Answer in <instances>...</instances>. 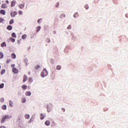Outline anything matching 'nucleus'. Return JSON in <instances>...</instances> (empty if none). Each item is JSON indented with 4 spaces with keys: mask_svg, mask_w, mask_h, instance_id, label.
<instances>
[{
    "mask_svg": "<svg viewBox=\"0 0 128 128\" xmlns=\"http://www.w3.org/2000/svg\"><path fill=\"white\" fill-rule=\"evenodd\" d=\"M52 106H53V105L52 104H47L46 108H47V112H50L52 110Z\"/></svg>",
    "mask_w": 128,
    "mask_h": 128,
    "instance_id": "f257e3e1",
    "label": "nucleus"
},
{
    "mask_svg": "<svg viewBox=\"0 0 128 128\" xmlns=\"http://www.w3.org/2000/svg\"><path fill=\"white\" fill-rule=\"evenodd\" d=\"M48 76V70L46 68H44L42 72H41L42 78H44Z\"/></svg>",
    "mask_w": 128,
    "mask_h": 128,
    "instance_id": "f03ea898",
    "label": "nucleus"
},
{
    "mask_svg": "<svg viewBox=\"0 0 128 128\" xmlns=\"http://www.w3.org/2000/svg\"><path fill=\"white\" fill-rule=\"evenodd\" d=\"M17 14H18V12L16 11H14L10 13V16L12 18H14V16H16Z\"/></svg>",
    "mask_w": 128,
    "mask_h": 128,
    "instance_id": "7ed1b4c3",
    "label": "nucleus"
},
{
    "mask_svg": "<svg viewBox=\"0 0 128 128\" xmlns=\"http://www.w3.org/2000/svg\"><path fill=\"white\" fill-rule=\"evenodd\" d=\"M78 16H80V14L78 12H75L73 15V18H78Z\"/></svg>",
    "mask_w": 128,
    "mask_h": 128,
    "instance_id": "20e7f679",
    "label": "nucleus"
},
{
    "mask_svg": "<svg viewBox=\"0 0 128 128\" xmlns=\"http://www.w3.org/2000/svg\"><path fill=\"white\" fill-rule=\"evenodd\" d=\"M12 70L14 74H18V70L16 68H13Z\"/></svg>",
    "mask_w": 128,
    "mask_h": 128,
    "instance_id": "39448f33",
    "label": "nucleus"
},
{
    "mask_svg": "<svg viewBox=\"0 0 128 128\" xmlns=\"http://www.w3.org/2000/svg\"><path fill=\"white\" fill-rule=\"evenodd\" d=\"M25 94L26 96H32V92L30 91H27L26 92Z\"/></svg>",
    "mask_w": 128,
    "mask_h": 128,
    "instance_id": "423d86ee",
    "label": "nucleus"
},
{
    "mask_svg": "<svg viewBox=\"0 0 128 128\" xmlns=\"http://www.w3.org/2000/svg\"><path fill=\"white\" fill-rule=\"evenodd\" d=\"M26 80H28V76L24 74L23 78V82H26Z\"/></svg>",
    "mask_w": 128,
    "mask_h": 128,
    "instance_id": "0eeeda50",
    "label": "nucleus"
},
{
    "mask_svg": "<svg viewBox=\"0 0 128 128\" xmlns=\"http://www.w3.org/2000/svg\"><path fill=\"white\" fill-rule=\"evenodd\" d=\"M3 118H4L6 120H8V118H12V116L6 115Z\"/></svg>",
    "mask_w": 128,
    "mask_h": 128,
    "instance_id": "6e6552de",
    "label": "nucleus"
},
{
    "mask_svg": "<svg viewBox=\"0 0 128 128\" xmlns=\"http://www.w3.org/2000/svg\"><path fill=\"white\" fill-rule=\"evenodd\" d=\"M16 1H12L11 4V8H13V6H16Z\"/></svg>",
    "mask_w": 128,
    "mask_h": 128,
    "instance_id": "1a4fd4ad",
    "label": "nucleus"
},
{
    "mask_svg": "<svg viewBox=\"0 0 128 128\" xmlns=\"http://www.w3.org/2000/svg\"><path fill=\"white\" fill-rule=\"evenodd\" d=\"M0 14H3V16H4L6 14V10H0Z\"/></svg>",
    "mask_w": 128,
    "mask_h": 128,
    "instance_id": "9d476101",
    "label": "nucleus"
},
{
    "mask_svg": "<svg viewBox=\"0 0 128 128\" xmlns=\"http://www.w3.org/2000/svg\"><path fill=\"white\" fill-rule=\"evenodd\" d=\"M11 56H12V58H13L14 60L16 58V54L14 53H12L11 54Z\"/></svg>",
    "mask_w": 128,
    "mask_h": 128,
    "instance_id": "9b49d317",
    "label": "nucleus"
},
{
    "mask_svg": "<svg viewBox=\"0 0 128 128\" xmlns=\"http://www.w3.org/2000/svg\"><path fill=\"white\" fill-rule=\"evenodd\" d=\"M6 28L8 30H12V26L10 25H8Z\"/></svg>",
    "mask_w": 128,
    "mask_h": 128,
    "instance_id": "f8f14e48",
    "label": "nucleus"
},
{
    "mask_svg": "<svg viewBox=\"0 0 128 128\" xmlns=\"http://www.w3.org/2000/svg\"><path fill=\"white\" fill-rule=\"evenodd\" d=\"M46 118V114H40V120H42Z\"/></svg>",
    "mask_w": 128,
    "mask_h": 128,
    "instance_id": "ddd939ff",
    "label": "nucleus"
},
{
    "mask_svg": "<svg viewBox=\"0 0 128 128\" xmlns=\"http://www.w3.org/2000/svg\"><path fill=\"white\" fill-rule=\"evenodd\" d=\"M45 124L46 126H50V120H47L45 122Z\"/></svg>",
    "mask_w": 128,
    "mask_h": 128,
    "instance_id": "4468645a",
    "label": "nucleus"
},
{
    "mask_svg": "<svg viewBox=\"0 0 128 128\" xmlns=\"http://www.w3.org/2000/svg\"><path fill=\"white\" fill-rule=\"evenodd\" d=\"M56 70H62V66L58 65L56 66Z\"/></svg>",
    "mask_w": 128,
    "mask_h": 128,
    "instance_id": "2eb2a0df",
    "label": "nucleus"
},
{
    "mask_svg": "<svg viewBox=\"0 0 128 128\" xmlns=\"http://www.w3.org/2000/svg\"><path fill=\"white\" fill-rule=\"evenodd\" d=\"M2 8H8V5L6 4H3L2 6Z\"/></svg>",
    "mask_w": 128,
    "mask_h": 128,
    "instance_id": "dca6fc26",
    "label": "nucleus"
},
{
    "mask_svg": "<svg viewBox=\"0 0 128 128\" xmlns=\"http://www.w3.org/2000/svg\"><path fill=\"white\" fill-rule=\"evenodd\" d=\"M2 48H4V46H6V42H3L0 44Z\"/></svg>",
    "mask_w": 128,
    "mask_h": 128,
    "instance_id": "f3484780",
    "label": "nucleus"
},
{
    "mask_svg": "<svg viewBox=\"0 0 128 128\" xmlns=\"http://www.w3.org/2000/svg\"><path fill=\"white\" fill-rule=\"evenodd\" d=\"M22 90H26V88H28V86H26V85H22Z\"/></svg>",
    "mask_w": 128,
    "mask_h": 128,
    "instance_id": "a211bd4d",
    "label": "nucleus"
},
{
    "mask_svg": "<svg viewBox=\"0 0 128 128\" xmlns=\"http://www.w3.org/2000/svg\"><path fill=\"white\" fill-rule=\"evenodd\" d=\"M40 30V26H38L36 28V32H38Z\"/></svg>",
    "mask_w": 128,
    "mask_h": 128,
    "instance_id": "6ab92c4d",
    "label": "nucleus"
},
{
    "mask_svg": "<svg viewBox=\"0 0 128 128\" xmlns=\"http://www.w3.org/2000/svg\"><path fill=\"white\" fill-rule=\"evenodd\" d=\"M12 38H16V33H14V32H12Z\"/></svg>",
    "mask_w": 128,
    "mask_h": 128,
    "instance_id": "aec40b11",
    "label": "nucleus"
},
{
    "mask_svg": "<svg viewBox=\"0 0 128 128\" xmlns=\"http://www.w3.org/2000/svg\"><path fill=\"white\" fill-rule=\"evenodd\" d=\"M18 6L20 8H24V4H20Z\"/></svg>",
    "mask_w": 128,
    "mask_h": 128,
    "instance_id": "412c9836",
    "label": "nucleus"
},
{
    "mask_svg": "<svg viewBox=\"0 0 128 128\" xmlns=\"http://www.w3.org/2000/svg\"><path fill=\"white\" fill-rule=\"evenodd\" d=\"M26 102V98H23L22 100V104H25V102Z\"/></svg>",
    "mask_w": 128,
    "mask_h": 128,
    "instance_id": "4be33fe9",
    "label": "nucleus"
},
{
    "mask_svg": "<svg viewBox=\"0 0 128 128\" xmlns=\"http://www.w3.org/2000/svg\"><path fill=\"white\" fill-rule=\"evenodd\" d=\"M66 18V15L64 14H62L60 16V18Z\"/></svg>",
    "mask_w": 128,
    "mask_h": 128,
    "instance_id": "5701e85b",
    "label": "nucleus"
},
{
    "mask_svg": "<svg viewBox=\"0 0 128 128\" xmlns=\"http://www.w3.org/2000/svg\"><path fill=\"white\" fill-rule=\"evenodd\" d=\"M12 100H10L9 102V106H10V108H12L14 106V105H12Z\"/></svg>",
    "mask_w": 128,
    "mask_h": 128,
    "instance_id": "b1692460",
    "label": "nucleus"
},
{
    "mask_svg": "<svg viewBox=\"0 0 128 128\" xmlns=\"http://www.w3.org/2000/svg\"><path fill=\"white\" fill-rule=\"evenodd\" d=\"M10 40H11V42H16V39H14L12 37L10 38Z\"/></svg>",
    "mask_w": 128,
    "mask_h": 128,
    "instance_id": "393cba45",
    "label": "nucleus"
},
{
    "mask_svg": "<svg viewBox=\"0 0 128 128\" xmlns=\"http://www.w3.org/2000/svg\"><path fill=\"white\" fill-rule=\"evenodd\" d=\"M2 110H6V105L4 104L2 106Z\"/></svg>",
    "mask_w": 128,
    "mask_h": 128,
    "instance_id": "a878e982",
    "label": "nucleus"
},
{
    "mask_svg": "<svg viewBox=\"0 0 128 128\" xmlns=\"http://www.w3.org/2000/svg\"><path fill=\"white\" fill-rule=\"evenodd\" d=\"M55 8H60V2H58L56 6H55Z\"/></svg>",
    "mask_w": 128,
    "mask_h": 128,
    "instance_id": "bb28decb",
    "label": "nucleus"
},
{
    "mask_svg": "<svg viewBox=\"0 0 128 128\" xmlns=\"http://www.w3.org/2000/svg\"><path fill=\"white\" fill-rule=\"evenodd\" d=\"M24 118H26V119H27V120H28V118H30V114H26L24 116Z\"/></svg>",
    "mask_w": 128,
    "mask_h": 128,
    "instance_id": "cd10ccee",
    "label": "nucleus"
},
{
    "mask_svg": "<svg viewBox=\"0 0 128 128\" xmlns=\"http://www.w3.org/2000/svg\"><path fill=\"white\" fill-rule=\"evenodd\" d=\"M5 72H6V70L4 69V70H2L0 74L2 76V74H4Z\"/></svg>",
    "mask_w": 128,
    "mask_h": 128,
    "instance_id": "c85d7f7f",
    "label": "nucleus"
},
{
    "mask_svg": "<svg viewBox=\"0 0 128 128\" xmlns=\"http://www.w3.org/2000/svg\"><path fill=\"white\" fill-rule=\"evenodd\" d=\"M0 58H4V54H2V52H0Z\"/></svg>",
    "mask_w": 128,
    "mask_h": 128,
    "instance_id": "c756f323",
    "label": "nucleus"
},
{
    "mask_svg": "<svg viewBox=\"0 0 128 128\" xmlns=\"http://www.w3.org/2000/svg\"><path fill=\"white\" fill-rule=\"evenodd\" d=\"M14 22V19H12L10 21V24H12Z\"/></svg>",
    "mask_w": 128,
    "mask_h": 128,
    "instance_id": "7c9ffc66",
    "label": "nucleus"
},
{
    "mask_svg": "<svg viewBox=\"0 0 128 128\" xmlns=\"http://www.w3.org/2000/svg\"><path fill=\"white\" fill-rule=\"evenodd\" d=\"M4 84L2 83L0 84V88H4Z\"/></svg>",
    "mask_w": 128,
    "mask_h": 128,
    "instance_id": "2f4dec72",
    "label": "nucleus"
},
{
    "mask_svg": "<svg viewBox=\"0 0 128 128\" xmlns=\"http://www.w3.org/2000/svg\"><path fill=\"white\" fill-rule=\"evenodd\" d=\"M26 34H24L22 36V40H26Z\"/></svg>",
    "mask_w": 128,
    "mask_h": 128,
    "instance_id": "473e14b6",
    "label": "nucleus"
},
{
    "mask_svg": "<svg viewBox=\"0 0 128 128\" xmlns=\"http://www.w3.org/2000/svg\"><path fill=\"white\" fill-rule=\"evenodd\" d=\"M34 118H32L28 121V124H30L32 122H34Z\"/></svg>",
    "mask_w": 128,
    "mask_h": 128,
    "instance_id": "72a5a7b5",
    "label": "nucleus"
},
{
    "mask_svg": "<svg viewBox=\"0 0 128 128\" xmlns=\"http://www.w3.org/2000/svg\"><path fill=\"white\" fill-rule=\"evenodd\" d=\"M4 122H6V119L4 118V117H3L1 120V123L4 124Z\"/></svg>",
    "mask_w": 128,
    "mask_h": 128,
    "instance_id": "f704fd0d",
    "label": "nucleus"
},
{
    "mask_svg": "<svg viewBox=\"0 0 128 128\" xmlns=\"http://www.w3.org/2000/svg\"><path fill=\"white\" fill-rule=\"evenodd\" d=\"M4 22V19L2 18H0V22L2 23Z\"/></svg>",
    "mask_w": 128,
    "mask_h": 128,
    "instance_id": "c9c22d12",
    "label": "nucleus"
},
{
    "mask_svg": "<svg viewBox=\"0 0 128 128\" xmlns=\"http://www.w3.org/2000/svg\"><path fill=\"white\" fill-rule=\"evenodd\" d=\"M67 30H72V25L70 24L68 28H67Z\"/></svg>",
    "mask_w": 128,
    "mask_h": 128,
    "instance_id": "e433bc0d",
    "label": "nucleus"
},
{
    "mask_svg": "<svg viewBox=\"0 0 128 128\" xmlns=\"http://www.w3.org/2000/svg\"><path fill=\"white\" fill-rule=\"evenodd\" d=\"M40 68V65H37L36 66H35L34 68L35 70H38Z\"/></svg>",
    "mask_w": 128,
    "mask_h": 128,
    "instance_id": "4c0bfd02",
    "label": "nucleus"
},
{
    "mask_svg": "<svg viewBox=\"0 0 128 128\" xmlns=\"http://www.w3.org/2000/svg\"><path fill=\"white\" fill-rule=\"evenodd\" d=\"M84 8H85L86 10H88V4L85 5Z\"/></svg>",
    "mask_w": 128,
    "mask_h": 128,
    "instance_id": "58836bf2",
    "label": "nucleus"
},
{
    "mask_svg": "<svg viewBox=\"0 0 128 128\" xmlns=\"http://www.w3.org/2000/svg\"><path fill=\"white\" fill-rule=\"evenodd\" d=\"M4 102V98H0V102Z\"/></svg>",
    "mask_w": 128,
    "mask_h": 128,
    "instance_id": "ea45409f",
    "label": "nucleus"
},
{
    "mask_svg": "<svg viewBox=\"0 0 128 128\" xmlns=\"http://www.w3.org/2000/svg\"><path fill=\"white\" fill-rule=\"evenodd\" d=\"M10 60L7 59L6 62V64H10Z\"/></svg>",
    "mask_w": 128,
    "mask_h": 128,
    "instance_id": "a19ab883",
    "label": "nucleus"
},
{
    "mask_svg": "<svg viewBox=\"0 0 128 128\" xmlns=\"http://www.w3.org/2000/svg\"><path fill=\"white\" fill-rule=\"evenodd\" d=\"M24 62H25L26 66H28V58L24 59Z\"/></svg>",
    "mask_w": 128,
    "mask_h": 128,
    "instance_id": "79ce46f5",
    "label": "nucleus"
},
{
    "mask_svg": "<svg viewBox=\"0 0 128 128\" xmlns=\"http://www.w3.org/2000/svg\"><path fill=\"white\" fill-rule=\"evenodd\" d=\"M41 20H42V18H40V19H38V24H40V21Z\"/></svg>",
    "mask_w": 128,
    "mask_h": 128,
    "instance_id": "37998d69",
    "label": "nucleus"
},
{
    "mask_svg": "<svg viewBox=\"0 0 128 128\" xmlns=\"http://www.w3.org/2000/svg\"><path fill=\"white\" fill-rule=\"evenodd\" d=\"M34 38V34L33 35L31 36H30L31 40H32V38Z\"/></svg>",
    "mask_w": 128,
    "mask_h": 128,
    "instance_id": "c03bdc74",
    "label": "nucleus"
},
{
    "mask_svg": "<svg viewBox=\"0 0 128 128\" xmlns=\"http://www.w3.org/2000/svg\"><path fill=\"white\" fill-rule=\"evenodd\" d=\"M11 66H12V68H14V66H16V64H11Z\"/></svg>",
    "mask_w": 128,
    "mask_h": 128,
    "instance_id": "a18cd8bd",
    "label": "nucleus"
},
{
    "mask_svg": "<svg viewBox=\"0 0 128 128\" xmlns=\"http://www.w3.org/2000/svg\"><path fill=\"white\" fill-rule=\"evenodd\" d=\"M48 40V43L50 44V39L49 38H48L47 39V40Z\"/></svg>",
    "mask_w": 128,
    "mask_h": 128,
    "instance_id": "49530a36",
    "label": "nucleus"
},
{
    "mask_svg": "<svg viewBox=\"0 0 128 128\" xmlns=\"http://www.w3.org/2000/svg\"><path fill=\"white\" fill-rule=\"evenodd\" d=\"M18 14H22V11H19Z\"/></svg>",
    "mask_w": 128,
    "mask_h": 128,
    "instance_id": "de8ad7c7",
    "label": "nucleus"
},
{
    "mask_svg": "<svg viewBox=\"0 0 128 128\" xmlns=\"http://www.w3.org/2000/svg\"><path fill=\"white\" fill-rule=\"evenodd\" d=\"M62 110H63V112H66V109L64 108H62Z\"/></svg>",
    "mask_w": 128,
    "mask_h": 128,
    "instance_id": "09e8293b",
    "label": "nucleus"
},
{
    "mask_svg": "<svg viewBox=\"0 0 128 128\" xmlns=\"http://www.w3.org/2000/svg\"><path fill=\"white\" fill-rule=\"evenodd\" d=\"M0 128H6V126H1L0 127Z\"/></svg>",
    "mask_w": 128,
    "mask_h": 128,
    "instance_id": "8fccbe9b",
    "label": "nucleus"
},
{
    "mask_svg": "<svg viewBox=\"0 0 128 128\" xmlns=\"http://www.w3.org/2000/svg\"><path fill=\"white\" fill-rule=\"evenodd\" d=\"M56 34V31L54 30V34Z\"/></svg>",
    "mask_w": 128,
    "mask_h": 128,
    "instance_id": "3c124183",
    "label": "nucleus"
},
{
    "mask_svg": "<svg viewBox=\"0 0 128 128\" xmlns=\"http://www.w3.org/2000/svg\"><path fill=\"white\" fill-rule=\"evenodd\" d=\"M10 2H8V0H6V4H8Z\"/></svg>",
    "mask_w": 128,
    "mask_h": 128,
    "instance_id": "603ef678",
    "label": "nucleus"
},
{
    "mask_svg": "<svg viewBox=\"0 0 128 128\" xmlns=\"http://www.w3.org/2000/svg\"><path fill=\"white\" fill-rule=\"evenodd\" d=\"M30 80H32V78H29V82H30Z\"/></svg>",
    "mask_w": 128,
    "mask_h": 128,
    "instance_id": "864d4df0",
    "label": "nucleus"
},
{
    "mask_svg": "<svg viewBox=\"0 0 128 128\" xmlns=\"http://www.w3.org/2000/svg\"><path fill=\"white\" fill-rule=\"evenodd\" d=\"M28 74H30V72H28Z\"/></svg>",
    "mask_w": 128,
    "mask_h": 128,
    "instance_id": "5fc2aeb1",
    "label": "nucleus"
},
{
    "mask_svg": "<svg viewBox=\"0 0 128 128\" xmlns=\"http://www.w3.org/2000/svg\"><path fill=\"white\" fill-rule=\"evenodd\" d=\"M18 44H20V40H18Z\"/></svg>",
    "mask_w": 128,
    "mask_h": 128,
    "instance_id": "6e6d98bb",
    "label": "nucleus"
},
{
    "mask_svg": "<svg viewBox=\"0 0 128 128\" xmlns=\"http://www.w3.org/2000/svg\"><path fill=\"white\" fill-rule=\"evenodd\" d=\"M0 68H2V66H1L0 65Z\"/></svg>",
    "mask_w": 128,
    "mask_h": 128,
    "instance_id": "4d7b16f0",
    "label": "nucleus"
},
{
    "mask_svg": "<svg viewBox=\"0 0 128 128\" xmlns=\"http://www.w3.org/2000/svg\"><path fill=\"white\" fill-rule=\"evenodd\" d=\"M126 18H127L126 15Z\"/></svg>",
    "mask_w": 128,
    "mask_h": 128,
    "instance_id": "13d9d810",
    "label": "nucleus"
}]
</instances>
